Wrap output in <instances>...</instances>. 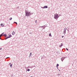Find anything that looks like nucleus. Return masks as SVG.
I'll list each match as a JSON object with an SVG mask.
<instances>
[{"label": "nucleus", "instance_id": "nucleus-25", "mask_svg": "<svg viewBox=\"0 0 77 77\" xmlns=\"http://www.w3.org/2000/svg\"><path fill=\"white\" fill-rule=\"evenodd\" d=\"M19 8V7H18L17 8H16V9H18Z\"/></svg>", "mask_w": 77, "mask_h": 77}, {"label": "nucleus", "instance_id": "nucleus-22", "mask_svg": "<svg viewBox=\"0 0 77 77\" xmlns=\"http://www.w3.org/2000/svg\"><path fill=\"white\" fill-rule=\"evenodd\" d=\"M12 33H15V32H14V31H13V32Z\"/></svg>", "mask_w": 77, "mask_h": 77}, {"label": "nucleus", "instance_id": "nucleus-21", "mask_svg": "<svg viewBox=\"0 0 77 77\" xmlns=\"http://www.w3.org/2000/svg\"><path fill=\"white\" fill-rule=\"evenodd\" d=\"M44 57H42L41 59H44Z\"/></svg>", "mask_w": 77, "mask_h": 77}, {"label": "nucleus", "instance_id": "nucleus-4", "mask_svg": "<svg viewBox=\"0 0 77 77\" xmlns=\"http://www.w3.org/2000/svg\"><path fill=\"white\" fill-rule=\"evenodd\" d=\"M65 58H66V57H62L61 59V61L63 62V60H64Z\"/></svg>", "mask_w": 77, "mask_h": 77}, {"label": "nucleus", "instance_id": "nucleus-24", "mask_svg": "<svg viewBox=\"0 0 77 77\" xmlns=\"http://www.w3.org/2000/svg\"><path fill=\"white\" fill-rule=\"evenodd\" d=\"M6 38H7V39H8V38H9L8 36Z\"/></svg>", "mask_w": 77, "mask_h": 77}, {"label": "nucleus", "instance_id": "nucleus-30", "mask_svg": "<svg viewBox=\"0 0 77 77\" xmlns=\"http://www.w3.org/2000/svg\"><path fill=\"white\" fill-rule=\"evenodd\" d=\"M7 38L6 37L5 38V40H6V39H7Z\"/></svg>", "mask_w": 77, "mask_h": 77}, {"label": "nucleus", "instance_id": "nucleus-5", "mask_svg": "<svg viewBox=\"0 0 77 77\" xmlns=\"http://www.w3.org/2000/svg\"><path fill=\"white\" fill-rule=\"evenodd\" d=\"M43 8H44V9H45L46 8H48V6H45L43 7Z\"/></svg>", "mask_w": 77, "mask_h": 77}, {"label": "nucleus", "instance_id": "nucleus-7", "mask_svg": "<svg viewBox=\"0 0 77 77\" xmlns=\"http://www.w3.org/2000/svg\"><path fill=\"white\" fill-rule=\"evenodd\" d=\"M12 36L11 34L9 35V36H8V37L9 38H11V37H12Z\"/></svg>", "mask_w": 77, "mask_h": 77}, {"label": "nucleus", "instance_id": "nucleus-1", "mask_svg": "<svg viewBox=\"0 0 77 77\" xmlns=\"http://www.w3.org/2000/svg\"><path fill=\"white\" fill-rule=\"evenodd\" d=\"M59 17V16H58V14L56 13V14H55L54 15V19H58V18Z\"/></svg>", "mask_w": 77, "mask_h": 77}, {"label": "nucleus", "instance_id": "nucleus-6", "mask_svg": "<svg viewBox=\"0 0 77 77\" xmlns=\"http://www.w3.org/2000/svg\"><path fill=\"white\" fill-rule=\"evenodd\" d=\"M9 65L10 66L11 68H12V64H11V63H9Z\"/></svg>", "mask_w": 77, "mask_h": 77}, {"label": "nucleus", "instance_id": "nucleus-26", "mask_svg": "<svg viewBox=\"0 0 77 77\" xmlns=\"http://www.w3.org/2000/svg\"><path fill=\"white\" fill-rule=\"evenodd\" d=\"M29 34H32V32H30Z\"/></svg>", "mask_w": 77, "mask_h": 77}, {"label": "nucleus", "instance_id": "nucleus-29", "mask_svg": "<svg viewBox=\"0 0 77 77\" xmlns=\"http://www.w3.org/2000/svg\"><path fill=\"white\" fill-rule=\"evenodd\" d=\"M62 38H63V37H64V36H62Z\"/></svg>", "mask_w": 77, "mask_h": 77}, {"label": "nucleus", "instance_id": "nucleus-36", "mask_svg": "<svg viewBox=\"0 0 77 77\" xmlns=\"http://www.w3.org/2000/svg\"><path fill=\"white\" fill-rule=\"evenodd\" d=\"M0 39H1V38H0Z\"/></svg>", "mask_w": 77, "mask_h": 77}, {"label": "nucleus", "instance_id": "nucleus-16", "mask_svg": "<svg viewBox=\"0 0 77 77\" xmlns=\"http://www.w3.org/2000/svg\"><path fill=\"white\" fill-rule=\"evenodd\" d=\"M27 71H30V69H27Z\"/></svg>", "mask_w": 77, "mask_h": 77}, {"label": "nucleus", "instance_id": "nucleus-17", "mask_svg": "<svg viewBox=\"0 0 77 77\" xmlns=\"http://www.w3.org/2000/svg\"><path fill=\"white\" fill-rule=\"evenodd\" d=\"M12 19V17H11V18H10L9 19V20H11Z\"/></svg>", "mask_w": 77, "mask_h": 77}, {"label": "nucleus", "instance_id": "nucleus-20", "mask_svg": "<svg viewBox=\"0 0 77 77\" xmlns=\"http://www.w3.org/2000/svg\"><path fill=\"white\" fill-rule=\"evenodd\" d=\"M12 34L13 35H15V33H12Z\"/></svg>", "mask_w": 77, "mask_h": 77}, {"label": "nucleus", "instance_id": "nucleus-3", "mask_svg": "<svg viewBox=\"0 0 77 77\" xmlns=\"http://www.w3.org/2000/svg\"><path fill=\"white\" fill-rule=\"evenodd\" d=\"M66 30H67V28H64V29L63 33L64 35L65 34V33H66Z\"/></svg>", "mask_w": 77, "mask_h": 77}, {"label": "nucleus", "instance_id": "nucleus-14", "mask_svg": "<svg viewBox=\"0 0 77 77\" xmlns=\"http://www.w3.org/2000/svg\"><path fill=\"white\" fill-rule=\"evenodd\" d=\"M49 36H51V37H52V36L51 35V33H50V34H49Z\"/></svg>", "mask_w": 77, "mask_h": 77}, {"label": "nucleus", "instance_id": "nucleus-23", "mask_svg": "<svg viewBox=\"0 0 77 77\" xmlns=\"http://www.w3.org/2000/svg\"><path fill=\"white\" fill-rule=\"evenodd\" d=\"M66 49L67 50V51H68V48H66Z\"/></svg>", "mask_w": 77, "mask_h": 77}, {"label": "nucleus", "instance_id": "nucleus-18", "mask_svg": "<svg viewBox=\"0 0 77 77\" xmlns=\"http://www.w3.org/2000/svg\"><path fill=\"white\" fill-rule=\"evenodd\" d=\"M43 27V28H44V29H45V27H44V26H41L40 27Z\"/></svg>", "mask_w": 77, "mask_h": 77}, {"label": "nucleus", "instance_id": "nucleus-32", "mask_svg": "<svg viewBox=\"0 0 77 77\" xmlns=\"http://www.w3.org/2000/svg\"><path fill=\"white\" fill-rule=\"evenodd\" d=\"M7 58H9V57H7L6 58V59H7Z\"/></svg>", "mask_w": 77, "mask_h": 77}, {"label": "nucleus", "instance_id": "nucleus-10", "mask_svg": "<svg viewBox=\"0 0 77 77\" xmlns=\"http://www.w3.org/2000/svg\"><path fill=\"white\" fill-rule=\"evenodd\" d=\"M29 16H30V15H32V14H33V13H30V12H29Z\"/></svg>", "mask_w": 77, "mask_h": 77}, {"label": "nucleus", "instance_id": "nucleus-15", "mask_svg": "<svg viewBox=\"0 0 77 77\" xmlns=\"http://www.w3.org/2000/svg\"><path fill=\"white\" fill-rule=\"evenodd\" d=\"M57 75H58V76H60L61 75V74H57Z\"/></svg>", "mask_w": 77, "mask_h": 77}, {"label": "nucleus", "instance_id": "nucleus-28", "mask_svg": "<svg viewBox=\"0 0 77 77\" xmlns=\"http://www.w3.org/2000/svg\"><path fill=\"white\" fill-rule=\"evenodd\" d=\"M2 50V48H0V50Z\"/></svg>", "mask_w": 77, "mask_h": 77}, {"label": "nucleus", "instance_id": "nucleus-33", "mask_svg": "<svg viewBox=\"0 0 77 77\" xmlns=\"http://www.w3.org/2000/svg\"><path fill=\"white\" fill-rule=\"evenodd\" d=\"M16 24L17 25V23L16 22Z\"/></svg>", "mask_w": 77, "mask_h": 77}, {"label": "nucleus", "instance_id": "nucleus-31", "mask_svg": "<svg viewBox=\"0 0 77 77\" xmlns=\"http://www.w3.org/2000/svg\"><path fill=\"white\" fill-rule=\"evenodd\" d=\"M14 23H16V24L17 23V22H14Z\"/></svg>", "mask_w": 77, "mask_h": 77}, {"label": "nucleus", "instance_id": "nucleus-27", "mask_svg": "<svg viewBox=\"0 0 77 77\" xmlns=\"http://www.w3.org/2000/svg\"><path fill=\"white\" fill-rule=\"evenodd\" d=\"M35 23H36V22H37V20H36L35 21Z\"/></svg>", "mask_w": 77, "mask_h": 77}, {"label": "nucleus", "instance_id": "nucleus-37", "mask_svg": "<svg viewBox=\"0 0 77 77\" xmlns=\"http://www.w3.org/2000/svg\"><path fill=\"white\" fill-rule=\"evenodd\" d=\"M2 40H3V39H2Z\"/></svg>", "mask_w": 77, "mask_h": 77}, {"label": "nucleus", "instance_id": "nucleus-8", "mask_svg": "<svg viewBox=\"0 0 77 77\" xmlns=\"http://www.w3.org/2000/svg\"><path fill=\"white\" fill-rule=\"evenodd\" d=\"M63 46V44L62 43H61V45H60V47L61 48L62 47V46Z\"/></svg>", "mask_w": 77, "mask_h": 77}, {"label": "nucleus", "instance_id": "nucleus-34", "mask_svg": "<svg viewBox=\"0 0 77 77\" xmlns=\"http://www.w3.org/2000/svg\"><path fill=\"white\" fill-rule=\"evenodd\" d=\"M33 77V76H31L30 77Z\"/></svg>", "mask_w": 77, "mask_h": 77}, {"label": "nucleus", "instance_id": "nucleus-19", "mask_svg": "<svg viewBox=\"0 0 77 77\" xmlns=\"http://www.w3.org/2000/svg\"><path fill=\"white\" fill-rule=\"evenodd\" d=\"M32 55V52H30V53L29 56H31Z\"/></svg>", "mask_w": 77, "mask_h": 77}, {"label": "nucleus", "instance_id": "nucleus-13", "mask_svg": "<svg viewBox=\"0 0 77 77\" xmlns=\"http://www.w3.org/2000/svg\"><path fill=\"white\" fill-rule=\"evenodd\" d=\"M4 32H3V33H2V34H1L0 35V36H2L3 35V34H4Z\"/></svg>", "mask_w": 77, "mask_h": 77}, {"label": "nucleus", "instance_id": "nucleus-35", "mask_svg": "<svg viewBox=\"0 0 77 77\" xmlns=\"http://www.w3.org/2000/svg\"><path fill=\"white\" fill-rule=\"evenodd\" d=\"M59 70V71H60V70Z\"/></svg>", "mask_w": 77, "mask_h": 77}, {"label": "nucleus", "instance_id": "nucleus-9", "mask_svg": "<svg viewBox=\"0 0 77 77\" xmlns=\"http://www.w3.org/2000/svg\"><path fill=\"white\" fill-rule=\"evenodd\" d=\"M58 66H59V64H57L56 65V67L57 68H58L57 67H58Z\"/></svg>", "mask_w": 77, "mask_h": 77}, {"label": "nucleus", "instance_id": "nucleus-12", "mask_svg": "<svg viewBox=\"0 0 77 77\" xmlns=\"http://www.w3.org/2000/svg\"><path fill=\"white\" fill-rule=\"evenodd\" d=\"M3 36H5V37H6V36H7V35L6 34H5L3 35Z\"/></svg>", "mask_w": 77, "mask_h": 77}, {"label": "nucleus", "instance_id": "nucleus-2", "mask_svg": "<svg viewBox=\"0 0 77 77\" xmlns=\"http://www.w3.org/2000/svg\"><path fill=\"white\" fill-rule=\"evenodd\" d=\"M25 16L28 17L29 16V14H30V13L28 12L27 11V10H26L25 11Z\"/></svg>", "mask_w": 77, "mask_h": 77}, {"label": "nucleus", "instance_id": "nucleus-11", "mask_svg": "<svg viewBox=\"0 0 77 77\" xmlns=\"http://www.w3.org/2000/svg\"><path fill=\"white\" fill-rule=\"evenodd\" d=\"M0 25L2 26V27H4V25L3 23H2Z\"/></svg>", "mask_w": 77, "mask_h": 77}]
</instances>
